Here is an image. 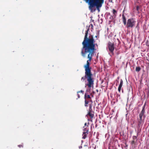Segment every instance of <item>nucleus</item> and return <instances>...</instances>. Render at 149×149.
<instances>
[{"label":"nucleus","instance_id":"nucleus-21","mask_svg":"<svg viewBox=\"0 0 149 149\" xmlns=\"http://www.w3.org/2000/svg\"><path fill=\"white\" fill-rule=\"evenodd\" d=\"M77 95H78V98H79L80 97V95H79V94H77Z\"/></svg>","mask_w":149,"mask_h":149},{"label":"nucleus","instance_id":"nucleus-3","mask_svg":"<svg viewBox=\"0 0 149 149\" xmlns=\"http://www.w3.org/2000/svg\"><path fill=\"white\" fill-rule=\"evenodd\" d=\"M136 23L135 19L133 18L128 19L127 20L126 24V27L127 29L132 28L135 26Z\"/></svg>","mask_w":149,"mask_h":149},{"label":"nucleus","instance_id":"nucleus-4","mask_svg":"<svg viewBox=\"0 0 149 149\" xmlns=\"http://www.w3.org/2000/svg\"><path fill=\"white\" fill-rule=\"evenodd\" d=\"M93 103H91L88 104L89 106V109L88 110V113L86 115V116L88 117L89 116L90 119H92L94 116V111H93L92 109V105Z\"/></svg>","mask_w":149,"mask_h":149},{"label":"nucleus","instance_id":"nucleus-15","mask_svg":"<svg viewBox=\"0 0 149 149\" xmlns=\"http://www.w3.org/2000/svg\"><path fill=\"white\" fill-rule=\"evenodd\" d=\"M141 70V68L139 67H136V72H139Z\"/></svg>","mask_w":149,"mask_h":149},{"label":"nucleus","instance_id":"nucleus-16","mask_svg":"<svg viewBox=\"0 0 149 149\" xmlns=\"http://www.w3.org/2000/svg\"><path fill=\"white\" fill-rule=\"evenodd\" d=\"M121 87H122L119 86V87H118V91L119 92H120Z\"/></svg>","mask_w":149,"mask_h":149},{"label":"nucleus","instance_id":"nucleus-19","mask_svg":"<svg viewBox=\"0 0 149 149\" xmlns=\"http://www.w3.org/2000/svg\"><path fill=\"white\" fill-rule=\"evenodd\" d=\"M79 92L84 93V91H82V90H81L80 91L78 92H77V93H79Z\"/></svg>","mask_w":149,"mask_h":149},{"label":"nucleus","instance_id":"nucleus-24","mask_svg":"<svg viewBox=\"0 0 149 149\" xmlns=\"http://www.w3.org/2000/svg\"><path fill=\"white\" fill-rule=\"evenodd\" d=\"M86 125H87V123H85V124H84V125H85V126H86Z\"/></svg>","mask_w":149,"mask_h":149},{"label":"nucleus","instance_id":"nucleus-5","mask_svg":"<svg viewBox=\"0 0 149 149\" xmlns=\"http://www.w3.org/2000/svg\"><path fill=\"white\" fill-rule=\"evenodd\" d=\"M108 47L110 52L111 53L112 55H113V51L115 49L114 43L109 42L108 44Z\"/></svg>","mask_w":149,"mask_h":149},{"label":"nucleus","instance_id":"nucleus-10","mask_svg":"<svg viewBox=\"0 0 149 149\" xmlns=\"http://www.w3.org/2000/svg\"><path fill=\"white\" fill-rule=\"evenodd\" d=\"M137 141H136L132 140L130 142L132 146H134V145H135Z\"/></svg>","mask_w":149,"mask_h":149},{"label":"nucleus","instance_id":"nucleus-9","mask_svg":"<svg viewBox=\"0 0 149 149\" xmlns=\"http://www.w3.org/2000/svg\"><path fill=\"white\" fill-rule=\"evenodd\" d=\"M112 12L113 14V16L115 17L117 14V11L115 9H113Z\"/></svg>","mask_w":149,"mask_h":149},{"label":"nucleus","instance_id":"nucleus-11","mask_svg":"<svg viewBox=\"0 0 149 149\" xmlns=\"http://www.w3.org/2000/svg\"><path fill=\"white\" fill-rule=\"evenodd\" d=\"M88 134V133H85V132H83V134H82V138L84 139H85L87 135Z\"/></svg>","mask_w":149,"mask_h":149},{"label":"nucleus","instance_id":"nucleus-14","mask_svg":"<svg viewBox=\"0 0 149 149\" xmlns=\"http://www.w3.org/2000/svg\"><path fill=\"white\" fill-rule=\"evenodd\" d=\"M123 81L122 79H121L120 80V84L119 86L122 87V86L123 84Z\"/></svg>","mask_w":149,"mask_h":149},{"label":"nucleus","instance_id":"nucleus-25","mask_svg":"<svg viewBox=\"0 0 149 149\" xmlns=\"http://www.w3.org/2000/svg\"><path fill=\"white\" fill-rule=\"evenodd\" d=\"M97 36H95V37L96 38H97Z\"/></svg>","mask_w":149,"mask_h":149},{"label":"nucleus","instance_id":"nucleus-2","mask_svg":"<svg viewBox=\"0 0 149 149\" xmlns=\"http://www.w3.org/2000/svg\"><path fill=\"white\" fill-rule=\"evenodd\" d=\"M89 91L86 90L85 93L84 98L85 99L84 106L87 107L88 106V104L91 103H93L92 100L91 99L90 95V93H89Z\"/></svg>","mask_w":149,"mask_h":149},{"label":"nucleus","instance_id":"nucleus-23","mask_svg":"<svg viewBox=\"0 0 149 149\" xmlns=\"http://www.w3.org/2000/svg\"><path fill=\"white\" fill-rule=\"evenodd\" d=\"M79 149H80L81 148H82V146H79Z\"/></svg>","mask_w":149,"mask_h":149},{"label":"nucleus","instance_id":"nucleus-22","mask_svg":"<svg viewBox=\"0 0 149 149\" xmlns=\"http://www.w3.org/2000/svg\"><path fill=\"white\" fill-rule=\"evenodd\" d=\"M91 28L93 29V24H91Z\"/></svg>","mask_w":149,"mask_h":149},{"label":"nucleus","instance_id":"nucleus-18","mask_svg":"<svg viewBox=\"0 0 149 149\" xmlns=\"http://www.w3.org/2000/svg\"><path fill=\"white\" fill-rule=\"evenodd\" d=\"M18 147H19V148H20L21 147H23V146L22 145H18Z\"/></svg>","mask_w":149,"mask_h":149},{"label":"nucleus","instance_id":"nucleus-7","mask_svg":"<svg viewBox=\"0 0 149 149\" xmlns=\"http://www.w3.org/2000/svg\"><path fill=\"white\" fill-rule=\"evenodd\" d=\"M145 106L144 105L143 107L142 110L141 112L139 114V117L142 118V116H143L144 118L145 117V115H144L145 110Z\"/></svg>","mask_w":149,"mask_h":149},{"label":"nucleus","instance_id":"nucleus-20","mask_svg":"<svg viewBox=\"0 0 149 149\" xmlns=\"http://www.w3.org/2000/svg\"><path fill=\"white\" fill-rule=\"evenodd\" d=\"M90 96H91L92 97H93V95L91 93H90Z\"/></svg>","mask_w":149,"mask_h":149},{"label":"nucleus","instance_id":"nucleus-17","mask_svg":"<svg viewBox=\"0 0 149 149\" xmlns=\"http://www.w3.org/2000/svg\"><path fill=\"white\" fill-rule=\"evenodd\" d=\"M140 8L139 6H137L136 7V10H137V11H138Z\"/></svg>","mask_w":149,"mask_h":149},{"label":"nucleus","instance_id":"nucleus-8","mask_svg":"<svg viewBox=\"0 0 149 149\" xmlns=\"http://www.w3.org/2000/svg\"><path fill=\"white\" fill-rule=\"evenodd\" d=\"M122 19L123 23L124 25H126V23H127L126 21V19L125 16V15L123 14L122 15Z\"/></svg>","mask_w":149,"mask_h":149},{"label":"nucleus","instance_id":"nucleus-13","mask_svg":"<svg viewBox=\"0 0 149 149\" xmlns=\"http://www.w3.org/2000/svg\"><path fill=\"white\" fill-rule=\"evenodd\" d=\"M84 132H85V133H88V129L87 128H85L84 130Z\"/></svg>","mask_w":149,"mask_h":149},{"label":"nucleus","instance_id":"nucleus-12","mask_svg":"<svg viewBox=\"0 0 149 149\" xmlns=\"http://www.w3.org/2000/svg\"><path fill=\"white\" fill-rule=\"evenodd\" d=\"M138 134L136 136H134L132 137V140L137 141Z\"/></svg>","mask_w":149,"mask_h":149},{"label":"nucleus","instance_id":"nucleus-1","mask_svg":"<svg viewBox=\"0 0 149 149\" xmlns=\"http://www.w3.org/2000/svg\"><path fill=\"white\" fill-rule=\"evenodd\" d=\"M89 30V28H88L86 31L84 40L82 42L83 47L81 49V55L83 57H85L87 54V58L89 59L87 60L86 64L84 66L85 71V76L81 77V80L83 82L86 79L87 83L86 84V85L90 88L93 87L94 79L91 71V68L90 67V62L96 50L95 46H97V44L95 43L93 36L91 35L88 37Z\"/></svg>","mask_w":149,"mask_h":149},{"label":"nucleus","instance_id":"nucleus-6","mask_svg":"<svg viewBox=\"0 0 149 149\" xmlns=\"http://www.w3.org/2000/svg\"><path fill=\"white\" fill-rule=\"evenodd\" d=\"M137 127L138 128H139L140 127H141L143 125L144 121V120H142V118H138L137 119Z\"/></svg>","mask_w":149,"mask_h":149}]
</instances>
